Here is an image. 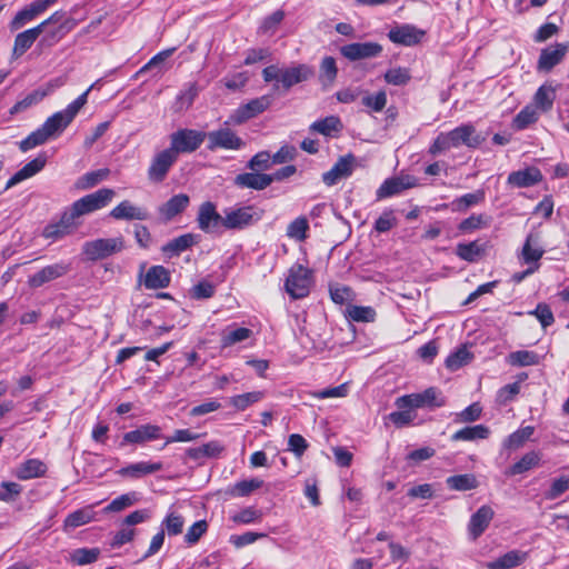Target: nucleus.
<instances>
[{
	"label": "nucleus",
	"mask_w": 569,
	"mask_h": 569,
	"mask_svg": "<svg viewBox=\"0 0 569 569\" xmlns=\"http://www.w3.org/2000/svg\"><path fill=\"white\" fill-rule=\"evenodd\" d=\"M528 313L535 316L541 323L542 328L550 327L555 322L553 313L547 303H538L536 309Z\"/></svg>",
	"instance_id": "774afa93"
},
{
	"label": "nucleus",
	"mask_w": 569,
	"mask_h": 569,
	"mask_svg": "<svg viewBox=\"0 0 569 569\" xmlns=\"http://www.w3.org/2000/svg\"><path fill=\"white\" fill-rule=\"evenodd\" d=\"M160 438V428L154 425H142L136 430L124 433L121 445L144 443Z\"/></svg>",
	"instance_id": "cd10ccee"
},
{
	"label": "nucleus",
	"mask_w": 569,
	"mask_h": 569,
	"mask_svg": "<svg viewBox=\"0 0 569 569\" xmlns=\"http://www.w3.org/2000/svg\"><path fill=\"white\" fill-rule=\"evenodd\" d=\"M347 313L356 322H373L377 316L376 310L369 306H349Z\"/></svg>",
	"instance_id": "49530a36"
},
{
	"label": "nucleus",
	"mask_w": 569,
	"mask_h": 569,
	"mask_svg": "<svg viewBox=\"0 0 569 569\" xmlns=\"http://www.w3.org/2000/svg\"><path fill=\"white\" fill-rule=\"evenodd\" d=\"M493 510L489 506H481L470 518L469 533L472 539H477L488 528L493 518Z\"/></svg>",
	"instance_id": "b1692460"
},
{
	"label": "nucleus",
	"mask_w": 569,
	"mask_h": 569,
	"mask_svg": "<svg viewBox=\"0 0 569 569\" xmlns=\"http://www.w3.org/2000/svg\"><path fill=\"white\" fill-rule=\"evenodd\" d=\"M541 456L537 451L527 452L519 461L510 468V475H521L533 467L538 466L540 462Z\"/></svg>",
	"instance_id": "c03bdc74"
},
{
	"label": "nucleus",
	"mask_w": 569,
	"mask_h": 569,
	"mask_svg": "<svg viewBox=\"0 0 569 569\" xmlns=\"http://www.w3.org/2000/svg\"><path fill=\"white\" fill-rule=\"evenodd\" d=\"M447 487L456 491H468L478 487V480L472 473H463L448 477Z\"/></svg>",
	"instance_id": "4c0bfd02"
},
{
	"label": "nucleus",
	"mask_w": 569,
	"mask_h": 569,
	"mask_svg": "<svg viewBox=\"0 0 569 569\" xmlns=\"http://www.w3.org/2000/svg\"><path fill=\"white\" fill-rule=\"evenodd\" d=\"M79 226V219L74 216L72 210L68 208L66 211H63L59 221L49 223L44 227L42 236L46 239L59 240L73 233Z\"/></svg>",
	"instance_id": "1a4fd4ad"
},
{
	"label": "nucleus",
	"mask_w": 569,
	"mask_h": 569,
	"mask_svg": "<svg viewBox=\"0 0 569 569\" xmlns=\"http://www.w3.org/2000/svg\"><path fill=\"white\" fill-rule=\"evenodd\" d=\"M485 139L476 133L472 124H462L449 132H441L433 140L429 148V153L437 156L451 148L467 146L468 148H477Z\"/></svg>",
	"instance_id": "f257e3e1"
},
{
	"label": "nucleus",
	"mask_w": 569,
	"mask_h": 569,
	"mask_svg": "<svg viewBox=\"0 0 569 569\" xmlns=\"http://www.w3.org/2000/svg\"><path fill=\"white\" fill-rule=\"evenodd\" d=\"M313 70L307 64H297L290 68L281 69L280 83L288 90L292 86L307 81L312 77Z\"/></svg>",
	"instance_id": "aec40b11"
},
{
	"label": "nucleus",
	"mask_w": 569,
	"mask_h": 569,
	"mask_svg": "<svg viewBox=\"0 0 569 569\" xmlns=\"http://www.w3.org/2000/svg\"><path fill=\"white\" fill-rule=\"evenodd\" d=\"M355 157L347 154L339 158L333 167L322 174V181L327 186L336 184L340 179L351 176L353 171Z\"/></svg>",
	"instance_id": "6ab92c4d"
},
{
	"label": "nucleus",
	"mask_w": 569,
	"mask_h": 569,
	"mask_svg": "<svg viewBox=\"0 0 569 569\" xmlns=\"http://www.w3.org/2000/svg\"><path fill=\"white\" fill-rule=\"evenodd\" d=\"M482 412V407L479 402H473L468 406L466 409L457 413L455 421L456 422H473L480 419Z\"/></svg>",
	"instance_id": "338daca9"
},
{
	"label": "nucleus",
	"mask_w": 569,
	"mask_h": 569,
	"mask_svg": "<svg viewBox=\"0 0 569 569\" xmlns=\"http://www.w3.org/2000/svg\"><path fill=\"white\" fill-rule=\"evenodd\" d=\"M416 186L417 179L409 174L389 178L386 179L378 188L376 197L378 200H382L399 194L403 190L413 188Z\"/></svg>",
	"instance_id": "4468645a"
},
{
	"label": "nucleus",
	"mask_w": 569,
	"mask_h": 569,
	"mask_svg": "<svg viewBox=\"0 0 569 569\" xmlns=\"http://www.w3.org/2000/svg\"><path fill=\"white\" fill-rule=\"evenodd\" d=\"M70 270V266L66 262H57L47 266L28 278V284L31 288H39L47 282L56 280L67 274Z\"/></svg>",
	"instance_id": "f3484780"
},
{
	"label": "nucleus",
	"mask_w": 569,
	"mask_h": 569,
	"mask_svg": "<svg viewBox=\"0 0 569 569\" xmlns=\"http://www.w3.org/2000/svg\"><path fill=\"white\" fill-rule=\"evenodd\" d=\"M309 223L306 217H298L287 227V237L296 241H303L307 238Z\"/></svg>",
	"instance_id": "de8ad7c7"
},
{
	"label": "nucleus",
	"mask_w": 569,
	"mask_h": 569,
	"mask_svg": "<svg viewBox=\"0 0 569 569\" xmlns=\"http://www.w3.org/2000/svg\"><path fill=\"white\" fill-rule=\"evenodd\" d=\"M264 393L262 391H251L230 398V405L239 411L246 410L251 405L260 401Z\"/></svg>",
	"instance_id": "09e8293b"
},
{
	"label": "nucleus",
	"mask_w": 569,
	"mask_h": 569,
	"mask_svg": "<svg viewBox=\"0 0 569 569\" xmlns=\"http://www.w3.org/2000/svg\"><path fill=\"white\" fill-rule=\"evenodd\" d=\"M490 435V430L488 427L483 425H477L472 427H465L458 431H456L451 436V440L453 441H473L478 439H487Z\"/></svg>",
	"instance_id": "c9c22d12"
},
{
	"label": "nucleus",
	"mask_w": 569,
	"mask_h": 569,
	"mask_svg": "<svg viewBox=\"0 0 569 569\" xmlns=\"http://www.w3.org/2000/svg\"><path fill=\"white\" fill-rule=\"evenodd\" d=\"M311 286V271L302 264H293L288 272L284 283L286 291L293 299H301L309 295Z\"/></svg>",
	"instance_id": "39448f33"
},
{
	"label": "nucleus",
	"mask_w": 569,
	"mask_h": 569,
	"mask_svg": "<svg viewBox=\"0 0 569 569\" xmlns=\"http://www.w3.org/2000/svg\"><path fill=\"white\" fill-rule=\"evenodd\" d=\"M362 104L373 112H380L387 104V93L379 91L376 94H368L362 98Z\"/></svg>",
	"instance_id": "69168bd1"
},
{
	"label": "nucleus",
	"mask_w": 569,
	"mask_h": 569,
	"mask_svg": "<svg viewBox=\"0 0 569 569\" xmlns=\"http://www.w3.org/2000/svg\"><path fill=\"white\" fill-rule=\"evenodd\" d=\"M260 218L261 214L253 207H241L224 212L223 227L227 229H242L259 221Z\"/></svg>",
	"instance_id": "9b49d317"
},
{
	"label": "nucleus",
	"mask_w": 569,
	"mask_h": 569,
	"mask_svg": "<svg viewBox=\"0 0 569 569\" xmlns=\"http://www.w3.org/2000/svg\"><path fill=\"white\" fill-rule=\"evenodd\" d=\"M272 102L271 96H261L241 104L231 116V120L236 124L244 123L246 121L257 117L266 111Z\"/></svg>",
	"instance_id": "9d476101"
},
{
	"label": "nucleus",
	"mask_w": 569,
	"mask_h": 569,
	"mask_svg": "<svg viewBox=\"0 0 569 569\" xmlns=\"http://www.w3.org/2000/svg\"><path fill=\"white\" fill-rule=\"evenodd\" d=\"M51 139L42 127L31 132L27 138L19 142V148L22 152H27L38 146L46 143Z\"/></svg>",
	"instance_id": "8fccbe9b"
},
{
	"label": "nucleus",
	"mask_w": 569,
	"mask_h": 569,
	"mask_svg": "<svg viewBox=\"0 0 569 569\" xmlns=\"http://www.w3.org/2000/svg\"><path fill=\"white\" fill-rule=\"evenodd\" d=\"M263 485V481L258 478H252L249 480H242L238 481L233 485V487L230 489V493L233 497H247L256 489L261 488Z\"/></svg>",
	"instance_id": "052dcab7"
},
{
	"label": "nucleus",
	"mask_w": 569,
	"mask_h": 569,
	"mask_svg": "<svg viewBox=\"0 0 569 569\" xmlns=\"http://www.w3.org/2000/svg\"><path fill=\"white\" fill-rule=\"evenodd\" d=\"M543 253L545 249L540 233L538 231L529 232L519 254V259L522 263L532 267L539 264V260L542 258Z\"/></svg>",
	"instance_id": "2eb2a0df"
},
{
	"label": "nucleus",
	"mask_w": 569,
	"mask_h": 569,
	"mask_svg": "<svg viewBox=\"0 0 569 569\" xmlns=\"http://www.w3.org/2000/svg\"><path fill=\"white\" fill-rule=\"evenodd\" d=\"M46 94L47 92L41 90H34L28 93L23 99L19 100L11 107L9 113L14 116L28 110L32 106L39 103L46 97Z\"/></svg>",
	"instance_id": "79ce46f5"
},
{
	"label": "nucleus",
	"mask_w": 569,
	"mask_h": 569,
	"mask_svg": "<svg viewBox=\"0 0 569 569\" xmlns=\"http://www.w3.org/2000/svg\"><path fill=\"white\" fill-rule=\"evenodd\" d=\"M206 139L208 140L207 148L210 151L217 149L240 150L246 146V142L228 127L207 132Z\"/></svg>",
	"instance_id": "0eeeda50"
},
{
	"label": "nucleus",
	"mask_w": 569,
	"mask_h": 569,
	"mask_svg": "<svg viewBox=\"0 0 569 569\" xmlns=\"http://www.w3.org/2000/svg\"><path fill=\"white\" fill-rule=\"evenodd\" d=\"M535 428L527 426L512 432L503 442V446L508 449L520 448L532 435Z\"/></svg>",
	"instance_id": "5fc2aeb1"
},
{
	"label": "nucleus",
	"mask_w": 569,
	"mask_h": 569,
	"mask_svg": "<svg viewBox=\"0 0 569 569\" xmlns=\"http://www.w3.org/2000/svg\"><path fill=\"white\" fill-rule=\"evenodd\" d=\"M43 11L40 10V7L33 1L28 7L18 11L13 19L9 23V28L11 31H17L21 29L24 24L32 21L36 17L41 14Z\"/></svg>",
	"instance_id": "72a5a7b5"
},
{
	"label": "nucleus",
	"mask_w": 569,
	"mask_h": 569,
	"mask_svg": "<svg viewBox=\"0 0 569 569\" xmlns=\"http://www.w3.org/2000/svg\"><path fill=\"white\" fill-rule=\"evenodd\" d=\"M70 120L61 112L58 111L49 117L41 126L50 138L59 136L69 124Z\"/></svg>",
	"instance_id": "58836bf2"
},
{
	"label": "nucleus",
	"mask_w": 569,
	"mask_h": 569,
	"mask_svg": "<svg viewBox=\"0 0 569 569\" xmlns=\"http://www.w3.org/2000/svg\"><path fill=\"white\" fill-rule=\"evenodd\" d=\"M207 132L193 129H179L170 134V149L179 157L180 153L196 151L204 141Z\"/></svg>",
	"instance_id": "20e7f679"
},
{
	"label": "nucleus",
	"mask_w": 569,
	"mask_h": 569,
	"mask_svg": "<svg viewBox=\"0 0 569 569\" xmlns=\"http://www.w3.org/2000/svg\"><path fill=\"white\" fill-rule=\"evenodd\" d=\"M234 183L240 188L263 190L271 184V179L267 173L246 172L238 174Z\"/></svg>",
	"instance_id": "c85d7f7f"
},
{
	"label": "nucleus",
	"mask_w": 569,
	"mask_h": 569,
	"mask_svg": "<svg viewBox=\"0 0 569 569\" xmlns=\"http://www.w3.org/2000/svg\"><path fill=\"white\" fill-rule=\"evenodd\" d=\"M138 501L136 492L123 493L113 499L106 508L107 511L118 512L121 511Z\"/></svg>",
	"instance_id": "0e129e2a"
},
{
	"label": "nucleus",
	"mask_w": 569,
	"mask_h": 569,
	"mask_svg": "<svg viewBox=\"0 0 569 569\" xmlns=\"http://www.w3.org/2000/svg\"><path fill=\"white\" fill-rule=\"evenodd\" d=\"M262 511L254 507H247L231 516L234 523L250 525L261 521Z\"/></svg>",
	"instance_id": "bf43d9fd"
},
{
	"label": "nucleus",
	"mask_w": 569,
	"mask_h": 569,
	"mask_svg": "<svg viewBox=\"0 0 569 569\" xmlns=\"http://www.w3.org/2000/svg\"><path fill=\"white\" fill-rule=\"evenodd\" d=\"M47 470V465L42 460L32 458L21 462L16 468L14 475L20 480H30L43 477Z\"/></svg>",
	"instance_id": "a878e982"
},
{
	"label": "nucleus",
	"mask_w": 569,
	"mask_h": 569,
	"mask_svg": "<svg viewBox=\"0 0 569 569\" xmlns=\"http://www.w3.org/2000/svg\"><path fill=\"white\" fill-rule=\"evenodd\" d=\"M99 555L98 548H79L72 551L71 561L77 566H84L94 562Z\"/></svg>",
	"instance_id": "13d9d810"
},
{
	"label": "nucleus",
	"mask_w": 569,
	"mask_h": 569,
	"mask_svg": "<svg viewBox=\"0 0 569 569\" xmlns=\"http://www.w3.org/2000/svg\"><path fill=\"white\" fill-rule=\"evenodd\" d=\"M426 32L412 24L396 26L388 32V38L392 43L412 47L421 42Z\"/></svg>",
	"instance_id": "ddd939ff"
},
{
	"label": "nucleus",
	"mask_w": 569,
	"mask_h": 569,
	"mask_svg": "<svg viewBox=\"0 0 569 569\" xmlns=\"http://www.w3.org/2000/svg\"><path fill=\"white\" fill-rule=\"evenodd\" d=\"M341 129L342 123L337 116L326 117L325 119L315 121L310 126V131L318 132L326 137H330L333 132H339Z\"/></svg>",
	"instance_id": "ea45409f"
},
{
	"label": "nucleus",
	"mask_w": 569,
	"mask_h": 569,
	"mask_svg": "<svg viewBox=\"0 0 569 569\" xmlns=\"http://www.w3.org/2000/svg\"><path fill=\"white\" fill-rule=\"evenodd\" d=\"M177 160L178 157L170 148L157 152L148 168V179L156 183L162 182Z\"/></svg>",
	"instance_id": "6e6552de"
},
{
	"label": "nucleus",
	"mask_w": 569,
	"mask_h": 569,
	"mask_svg": "<svg viewBox=\"0 0 569 569\" xmlns=\"http://www.w3.org/2000/svg\"><path fill=\"white\" fill-rule=\"evenodd\" d=\"M569 50V43H556L541 50L537 68L539 71L549 72L559 64Z\"/></svg>",
	"instance_id": "a211bd4d"
},
{
	"label": "nucleus",
	"mask_w": 569,
	"mask_h": 569,
	"mask_svg": "<svg viewBox=\"0 0 569 569\" xmlns=\"http://www.w3.org/2000/svg\"><path fill=\"white\" fill-rule=\"evenodd\" d=\"M491 222V218L487 214H472L467 219H463L459 226L458 230L461 233H470L475 230L482 229L489 227Z\"/></svg>",
	"instance_id": "a19ab883"
},
{
	"label": "nucleus",
	"mask_w": 569,
	"mask_h": 569,
	"mask_svg": "<svg viewBox=\"0 0 569 569\" xmlns=\"http://www.w3.org/2000/svg\"><path fill=\"white\" fill-rule=\"evenodd\" d=\"M162 467L161 462L140 461L119 469L117 475L122 478L140 479L144 476L160 471Z\"/></svg>",
	"instance_id": "4be33fe9"
},
{
	"label": "nucleus",
	"mask_w": 569,
	"mask_h": 569,
	"mask_svg": "<svg viewBox=\"0 0 569 569\" xmlns=\"http://www.w3.org/2000/svg\"><path fill=\"white\" fill-rule=\"evenodd\" d=\"M381 52L382 46L378 42H353L340 48V53L350 61L376 58Z\"/></svg>",
	"instance_id": "f8f14e48"
},
{
	"label": "nucleus",
	"mask_w": 569,
	"mask_h": 569,
	"mask_svg": "<svg viewBox=\"0 0 569 569\" xmlns=\"http://www.w3.org/2000/svg\"><path fill=\"white\" fill-rule=\"evenodd\" d=\"M542 180L541 171L536 167L513 171L508 176V183L516 188H528Z\"/></svg>",
	"instance_id": "393cba45"
},
{
	"label": "nucleus",
	"mask_w": 569,
	"mask_h": 569,
	"mask_svg": "<svg viewBox=\"0 0 569 569\" xmlns=\"http://www.w3.org/2000/svg\"><path fill=\"white\" fill-rule=\"evenodd\" d=\"M331 300L337 305H345L353 299V291L348 286L331 283L329 286Z\"/></svg>",
	"instance_id": "680f3d73"
},
{
	"label": "nucleus",
	"mask_w": 569,
	"mask_h": 569,
	"mask_svg": "<svg viewBox=\"0 0 569 569\" xmlns=\"http://www.w3.org/2000/svg\"><path fill=\"white\" fill-rule=\"evenodd\" d=\"M123 249L124 239L122 236L114 238H99L86 241L82 246V254L87 260L98 261L119 253Z\"/></svg>",
	"instance_id": "f03ea898"
},
{
	"label": "nucleus",
	"mask_w": 569,
	"mask_h": 569,
	"mask_svg": "<svg viewBox=\"0 0 569 569\" xmlns=\"http://www.w3.org/2000/svg\"><path fill=\"white\" fill-rule=\"evenodd\" d=\"M383 78L387 83L393 86H405L411 79L408 69L401 67L389 69Z\"/></svg>",
	"instance_id": "e2e57ef3"
},
{
	"label": "nucleus",
	"mask_w": 569,
	"mask_h": 569,
	"mask_svg": "<svg viewBox=\"0 0 569 569\" xmlns=\"http://www.w3.org/2000/svg\"><path fill=\"white\" fill-rule=\"evenodd\" d=\"M445 398L436 388H428L420 393L406 395L397 399L396 406L399 409H412L422 407H442Z\"/></svg>",
	"instance_id": "423d86ee"
},
{
	"label": "nucleus",
	"mask_w": 569,
	"mask_h": 569,
	"mask_svg": "<svg viewBox=\"0 0 569 569\" xmlns=\"http://www.w3.org/2000/svg\"><path fill=\"white\" fill-rule=\"evenodd\" d=\"M528 558L527 551L510 550L493 561L487 563L488 569H512L522 565Z\"/></svg>",
	"instance_id": "bb28decb"
},
{
	"label": "nucleus",
	"mask_w": 569,
	"mask_h": 569,
	"mask_svg": "<svg viewBox=\"0 0 569 569\" xmlns=\"http://www.w3.org/2000/svg\"><path fill=\"white\" fill-rule=\"evenodd\" d=\"M485 200V191L479 189L471 193H466L459 198H456L451 202L452 211L465 212L469 208L481 203Z\"/></svg>",
	"instance_id": "e433bc0d"
},
{
	"label": "nucleus",
	"mask_w": 569,
	"mask_h": 569,
	"mask_svg": "<svg viewBox=\"0 0 569 569\" xmlns=\"http://www.w3.org/2000/svg\"><path fill=\"white\" fill-rule=\"evenodd\" d=\"M198 241V236L184 233L179 236L162 247V251L169 257L179 256L182 251L192 247Z\"/></svg>",
	"instance_id": "473e14b6"
},
{
	"label": "nucleus",
	"mask_w": 569,
	"mask_h": 569,
	"mask_svg": "<svg viewBox=\"0 0 569 569\" xmlns=\"http://www.w3.org/2000/svg\"><path fill=\"white\" fill-rule=\"evenodd\" d=\"M197 222L200 230L212 233L223 226V217L217 212L212 202L207 201L199 207Z\"/></svg>",
	"instance_id": "dca6fc26"
},
{
	"label": "nucleus",
	"mask_w": 569,
	"mask_h": 569,
	"mask_svg": "<svg viewBox=\"0 0 569 569\" xmlns=\"http://www.w3.org/2000/svg\"><path fill=\"white\" fill-rule=\"evenodd\" d=\"M109 169H99L96 171H90L79 178L77 181V187L79 189H90L97 186L99 182L106 180L109 176Z\"/></svg>",
	"instance_id": "864d4df0"
},
{
	"label": "nucleus",
	"mask_w": 569,
	"mask_h": 569,
	"mask_svg": "<svg viewBox=\"0 0 569 569\" xmlns=\"http://www.w3.org/2000/svg\"><path fill=\"white\" fill-rule=\"evenodd\" d=\"M252 336V331L248 328H236L224 330L221 335V346L223 348L231 347L238 342H242Z\"/></svg>",
	"instance_id": "a18cd8bd"
},
{
	"label": "nucleus",
	"mask_w": 569,
	"mask_h": 569,
	"mask_svg": "<svg viewBox=\"0 0 569 569\" xmlns=\"http://www.w3.org/2000/svg\"><path fill=\"white\" fill-rule=\"evenodd\" d=\"M472 355L466 346L459 347L456 351L450 353L446 359V367L451 371L458 370L462 366L469 363Z\"/></svg>",
	"instance_id": "37998d69"
},
{
	"label": "nucleus",
	"mask_w": 569,
	"mask_h": 569,
	"mask_svg": "<svg viewBox=\"0 0 569 569\" xmlns=\"http://www.w3.org/2000/svg\"><path fill=\"white\" fill-rule=\"evenodd\" d=\"M485 251L483 247L477 241L469 243H459L457 246V256L468 262H475L477 258Z\"/></svg>",
	"instance_id": "3c124183"
},
{
	"label": "nucleus",
	"mask_w": 569,
	"mask_h": 569,
	"mask_svg": "<svg viewBox=\"0 0 569 569\" xmlns=\"http://www.w3.org/2000/svg\"><path fill=\"white\" fill-rule=\"evenodd\" d=\"M338 73L336 60L332 57H325L320 64L319 80L322 84H331Z\"/></svg>",
	"instance_id": "6e6d98bb"
},
{
	"label": "nucleus",
	"mask_w": 569,
	"mask_h": 569,
	"mask_svg": "<svg viewBox=\"0 0 569 569\" xmlns=\"http://www.w3.org/2000/svg\"><path fill=\"white\" fill-rule=\"evenodd\" d=\"M116 192L110 188H101L74 201L70 209L74 216L80 217L104 208L114 197Z\"/></svg>",
	"instance_id": "7ed1b4c3"
},
{
	"label": "nucleus",
	"mask_w": 569,
	"mask_h": 569,
	"mask_svg": "<svg viewBox=\"0 0 569 569\" xmlns=\"http://www.w3.org/2000/svg\"><path fill=\"white\" fill-rule=\"evenodd\" d=\"M538 118L537 109L533 106H527L513 119V128L523 130L529 124L535 123Z\"/></svg>",
	"instance_id": "4d7b16f0"
},
{
	"label": "nucleus",
	"mask_w": 569,
	"mask_h": 569,
	"mask_svg": "<svg viewBox=\"0 0 569 569\" xmlns=\"http://www.w3.org/2000/svg\"><path fill=\"white\" fill-rule=\"evenodd\" d=\"M556 99V88L551 83H545L538 88L535 93L533 101L536 109H540L543 112L549 111Z\"/></svg>",
	"instance_id": "f704fd0d"
},
{
	"label": "nucleus",
	"mask_w": 569,
	"mask_h": 569,
	"mask_svg": "<svg viewBox=\"0 0 569 569\" xmlns=\"http://www.w3.org/2000/svg\"><path fill=\"white\" fill-rule=\"evenodd\" d=\"M40 34H41L40 28H38L37 26L18 33L16 36L13 50H12L13 57H16V58L21 57L28 49L31 48V46L39 38Z\"/></svg>",
	"instance_id": "7c9ffc66"
},
{
	"label": "nucleus",
	"mask_w": 569,
	"mask_h": 569,
	"mask_svg": "<svg viewBox=\"0 0 569 569\" xmlns=\"http://www.w3.org/2000/svg\"><path fill=\"white\" fill-rule=\"evenodd\" d=\"M509 363L518 367H528L539 363V356L533 351L519 350L508 357Z\"/></svg>",
	"instance_id": "603ef678"
},
{
	"label": "nucleus",
	"mask_w": 569,
	"mask_h": 569,
	"mask_svg": "<svg viewBox=\"0 0 569 569\" xmlns=\"http://www.w3.org/2000/svg\"><path fill=\"white\" fill-rule=\"evenodd\" d=\"M170 283V274L162 266L151 267L144 277V287L147 289H162Z\"/></svg>",
	"instance_id": "2f4dec72"
},
{
	"label": "nucleus",
	"mask_w": 569,
	"mask_h": 569,
	"mask_svg": "<svg viewBox=\"0 0 569 569\" xmlns=\"http://www.w3.org/2000/svg\"><path fill=\"white\" fill-rule=\"evenodd\" d=\"M46 163L47 157L44 154H39L33 160L26 163L7 181L6 190L12 188L13 186L22 182L26 179L33 177L44 168Z\"/></svg>",
	"instance_id": "412c9836"
},
{
	"label": "nucleus",
	"mask_w": 569,
	"mask_h": 569,
	"mask_svg": "<svg viewBox=\"0 0 569 569\" xmlns=\"http://www.w3.org/2000/svg\"><path fill=\"white\" fill-rule=\"evenodd\" d=\"M109 214L116 220H146L149 217L146 209L133 204L129 200L121 201Z\"/></svg>",
	"instance_id": "5701e85b"
},
{
	"label": "nucleus",
	"mask_w": 569,
	"mask_h": 569,
	"mask_svg": "<svg viewBox=\"0 0 569 569\" xmlns=\"http://www.w3.org/2000/svg\"><path fill=\"white\" fill-rule=\"evenodd\" d=\"M190 199L184 193H179L171 197L168 201H166L160 208L159 213L166 220H171L176 216L180 214L186 210L189 206Z\"/></svg>",
	"instance_id": "c756f323"
}]
</instances>
